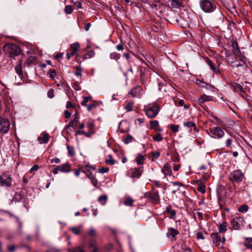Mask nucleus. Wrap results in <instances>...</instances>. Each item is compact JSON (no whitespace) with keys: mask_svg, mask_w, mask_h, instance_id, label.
<instances>
[{"mask_svg":"<svg viewBox=\"0 0 252 252\" xmlns=\"http://www.w3.org/2000/svg\"><path fill=\"white\" fill-rule=\"evenodd\" d=\"M197 190L202 193L206 192V187L204 184H200L197 187Z\"/></svg>","mask_w":252,"mask_h":252,"instance_id":"44","label":"nucleus"},{"mask_svg":"<svg viewBox=\"0 0 252 252\" xmlns=\"http://www.w3.org/2000/svg\"><path fill=\"white\" fill-rule=\"evenodd\" d=\"M249 207L247 205H242L238 208V211L241 213L247 212L248 211Z\"/></svg>","mask_w":252,"mask_h":252,"instance_id":"37","label":"nucleus"},{"mask_svg":"<svg viewBox=\"0 0 252 252\" xmlns=\"http://www.w3.org/2000/svg\"><path fill=\"white\" fill-rule=\"evenodd\" d=\"M49 136L47 133H43L38 138V140L40 144L47 143L49 141Z\"/></svg>","mask_w":252,"mask_h":252,"instance_id":"15","label":"nucleus"},{"mask_svg":"<svg viewBox=\"0 0 252 252\" xmlns=\"http://www.w3.org/2000/svg\"><path fill=\"white\" fill-rule=\"evenodd\" d=\"M233 90L235 92H240V93H243L244 92L243 89L242 87L237 83H234L233 84Z\"/></svg>","mask_w":252,"mask_h":252,"instance_id":"28","label":"nucleus"},{"mask_svg":"<svg viewBox=\"0 0 252 252\" xmlns=\"http://www.w3.org/2000/svg\"><path fill=\"white\" fill-rule=\"evenodd\" d=\"M232 139L231 138H228L225 144V146L226 147H231V145L232 144Z\"/></svg>","mask_w":252,"mask_h":252,"instance_id":"61","label":"nucleus"},{"mask_svg":"<svg viewBox=\"0 0 252 252\" xmlns=\"http://www.w3.org/2000/svg\"><path fill=\"white\" fill-rule=\"evenodd\" d=\"M22 65V60L21 59H20L19 61V63L15 66V71L18 74L20 78H22V77L23 76Z\"/></svg>","mask_w":252,"mask_h":252,"instance_id":"19","label":"nucleus"},{"mask_svg":"<svg viewBox=\"0 0 252 252\" xmlns=\"http://www.w3.org/2000/svg\"><path fill=\"white\" fill-rule=\"evenodd\" d=\"M70 230L76 235H78L81 231V227H71Z\"/></svg>","mask_w":252,"mask_h":252,"instance_id":"41","label":"nucleus"},{"mask_svg":"<svg viewBox=\"0 0 252 252\" xmlns=\"http://www.w3.org/2000/svg\"><path fill=\"white\" fill-rule=\"evenodd\" d=\"M0 183L2 186L6 187H10L11 185V179L10 176L5 173L0 176Z\"/></svg>","mask_w":252,"mask_h":252,"instance_id":"8","label":"nucleus"},{"mask_svg":"<svg viewBox=\"0 0 252 252\" xmlns=\"http://www.w3.org/2000/svg\"><path fill=\"white\" fill-rule=\"evenodd\" d=\"M171 5L173 8H178L181 6V3L178 0H171Z\"/></svg>","mask_w":252,"mask_h":252,"instance_id":"34","label":"nucleus"},{"mask_svg":"<svg viewBox=\"0 0 252 252\" xmlns=\"http://www.w3.org/2000/svg\"><path fill=\"white\" fill-rule=\"evenodd\" d=\"M133 200L130 197H126L124 202V204L126 206H131L133 203Z\"/></svg>","mask_w":252,"mask_h":252,"instance_id":"29","label":"nucleus"},{"mask_svg":"<svg viewBox=\"0 0 252 252\" xmlns=\"http://www.w3.org/2000/svg\"><path fill=\"white\" fill-rule=\"evenodd\" d=\"M141 91L142 88L140 86H136L131 90L129 94L133 97H135L139 95Z\"/></svg>","mask_w":252,"mask_h":252,"instance_id":"14","label":"nucleus"},{"mask_svg":"<svg viewBox=\"0 0 252 252\" xmlns=\"http://www.w3.org/2000/svg\"><path fill=\"white\" fill-rule=\"evenodd\" d=\"M96 107V105L93 102H91L89 103L87 106V110L88 111H91L92 110H93L94 108H95Z\"/></svg>","mask_w":252,"mask_h":252,"instance_id":"52","label":"nucleus"},{"mask_svg":"<svg viewBox=\"0 0 252 252\" xmlns=\"http://www.w3.org/2000/svg\"><path fill=\"white\" fill-rule=\"evenodd\" d=\"M232 228L234 230H240L242 229L245 223V220L243 217L237 216L233 218L230 221Z\"/></svg>","mask_w":252,"mask_h":252,"instance_id":"4","label":"nucleus"},{"mask_svg":"<svg viewBox=\"0 0 252 252\" xmlns=\"http://www.w3.org/2000/svg\"><path fill=\"white\" fill-rule=\"evenodd\" d=\"M54 91L53 89H51L49 90V91L48 92V93H47L48 97L52 98L54 96Z\"/></svg>","mask_w":252,"mask_h":252,"instance_id":"60","label":"nucleus"},{"mask_svg":"<svg viewBox=\"0 0 252 252\" xmlns=\"http://www.w3.org/2000/svg\"><path fill=\"white\" fill-rule=\"evenodd\" d=\"M133 106V102H126L124 104V109L127 111L129 112L132 110Z\"/></svg>","mask_w":252,"mask_h":252,"instance_id":"23","label":"nucleus"},{"mask_svg":"<svg viewBox=\"0 0 252 252\" xmlns=\"http://www.w3.org/2000/svg\"><path fill=\"white\" fill-rule=\"evenodd\" d=\"M244 177V175L241 170L237 169L230 173L229 177V180L236 183L241 182Z\"/></svg>","mask_w":252,"mask_h":252,"instance_id":"3","label":"nucleus"},{"mask_svg":"<svg viewBox=\"0 0 252 252\" xmlns=\"http://www.w3.org/2000/svg\"><path fill=\"white\" fill-rule=\"evenodd\" d=\"M98 171L101 173H107L109 171L108 167H101V168H99Z\"/></svg>","mask_w":252,"mask_h":252,"instance_id":"57","label":"nucleus"},{"mask_svg":"<svg viewBox=\"0 0 252 252\" xmlns=\"http://www.w3.org/2000/svg\"><path fill=\"white\" fill-rule=\"evenodd\" d=\"M170 128L173 133H176L179 131V126L171 125L170 126Z\"/></svg>","mask_w":252,"mask_h":252,"instance_id":"43","label":"nucleus"},{"mask_svg":"<svg viewBox=\"0 0 252 252\" xmlns=\"http://www.w3.org/2000/svg\"><path fill=\"white\" fill-rule=\"evenodd\" d=\"M213 99V97L210 95L206 94L202 95L198 99V101L200 104L203 103L205 101H211Z\"/></svg>","mask_w":252,"mask_h":252,"instance_id":"20","label":"nucleus"},{"mask_svg":"<svg viewBox=\"0 0 252 252\" xmlns=\"http://www.w3.org/2000/svg\"><path fill=\"white\" fill-rule=\"evenodd\" d=\"M48 74L50 78L54 80L55 77L56 75V72L54 69H50L48 72Z\"/></svg>","mask_w":252,"mask_h":252,"instance_id":"40","label":"nucleus"},{"mask_svg":"<svg viewBox=\"0 0 252 252\" xmlns=\"http://www.w3.org/2000/svg\"><path fill=\"white\" fill-rule=\"evenodd\" d=\"M105 162L110 165H114L115 163V161L114 159H113L111 155L109 156V158L106 159L105 160Z\"/></svg>","mask_w":252,"mask_h":252,"instance_id":"46","label":"nucleus"},{"mask_svg":"<svg viewBox=\"0 0 252 252\" xmlns=\"http://www.w3.org/2000/svg\"><path fill=\"white\" fill-rule=\"evenodd\" d=\"M94 126V124L93 121H89L87 123V127L88 128L87 132L89 133L90 137L95 133Z\"/></svg>","mask_w":252,"mask_h":252,"instance_id":"13","label":"nucleus"},{"mask_svg":"<svg viewBox=\"0 0 252 252\" xmlns=\"http://www.w3.org/2000/svg\"><path fill=\"white\" fill-rule=\"evenodd\" d=\"M166 212L170 215L171 218H173L176 214L175 210H171V206L170 205H168L166 207Z\"/></svg>","mask_w":252,"mask_h":252,"instance_id":"25","label":"nucleus"},{"mask_svg":"<svg viewBox=\"0 0 252 252\" xmlns=\"http://www.w3.org/2000/svg\"><path fill=\"white\" fill-rule=\"evenodd\" d=\"M142 173V170L141 167L134 168L132 172L131 175H130V177L132 178H139L141 176Z\"/></svg>","mask_w":252,"mask_h":252,"instance_id":"16","label":"nucleus"},{"mask_svg":"<svg viewBox=\"0 0 252 252\" xmlns=\"http://www.w3.org/2000/svg\"><path fill=\"white\" fill-rule=\"evenodd\" d=\"M107 200V196L106 195H101L98 198V202L102 205H104L106 204V203Z\"/></svg>","mask_w":252,"mask_h":252,"instance_id":"30","label":"nucleus"},{"mask_svg":"<svg viewBox=\"0 0 252 252\" xmlns=\"http://www.w3.org/2000/svg\"><path fill=\"white\" fill-rule=\"evenodd\" d=\"M68 252H84V251L80 247L73 248L72 249H68Z\"/></svg>","mask_w":252,"mask_h":252,"instance_id":"48","label":"nucleus"},{"mask_svg":"<svg viewBox=\"0 0 252 252\" xmlns=\"http://www.w3.org/2000/svg\"><path fill=\"white\" fill-rule=\"evenodd\" d=\"M196 238L197 239H204V237L203 236V234L202 232H197V234H196Z\"/></svg>","mask_w":252,"mask_h":252,"instance_id":"62","label":"nucleus"},{"mask_svg":"<svg viewBox=\"0 0 252 252\" xmlns=\"http://www.w3.org/2000/svg\"><path fill=\"white\" fill-rule=\"evenodd\" d=\"M233 53L235 56L238 57L241 55V52L239 48L233 50Z\"/></svg>","mask_w":252,"mask_h":252,"instance_id":"63","label":"nucleus"},{"mask_svg":"<svg viewBox=\"0 0 252 252\" xmlns=\"http://www.w3.org/2000/svg\"><path fill=\"white\" fill-rule=\"evenodd\" d=\"M73 11V8L70 5H66L64 8V12L67 14H70Z\"/></svg>","mask_w":252,"mask_h":252,"instance_id":"47","label":"nucleus"},{"mask_svg":"<svg viewBox=\"0 0 252 252\" xmlns=\"http://www.w3.org/2000/svg\"><path fill=\"white\" fill-rule=\"evenodd\" d=\"M94 55H95L94 51L93 50H91V51H89L87 54L84 55L83 59L84 60L89 59V58L94 57Z\"/></svg>","mask_w":252,"mask_h":252,"instance_id":"33","label":"nucleus"},{"mask_svg":"<svg viewBox=\"0 0 252 252\" xmlns=\"http://www.w3.org/2000/svg\"><path fill=\"white\" fill-rule=\"evenodd\" d=\"M90 98H91V97H86V96L84 97L83 101H82V102H81V104L82 106H87V103L89 101V100Z\"/></svg>","mask_w":252,"mask_h":252,"instance_id":"54","label":"nucleus"},{"mask_svg":"<svg viewBox=\"0 0 252 252\" xmlns=\"http://www.w3.org/2000/svg\"><path fill=\"white\" fill-rule=\"evenodd\" d=\"M162 139L160 133H158L153 136V139L156 141H161Z\"/></svg>","mask_w":252,"mask_h":252,"instance_id":"50","label":"nucleus"},{"mask_svg":"<svg viewBox=\"0 0 252 252\" xmlns=\"http://www.w3.org/2000/svg\"><path fill=\"white\" fill-rule=\"evenodd\" d=\"M88 235L91 237H94L96 236V232L95 229L91 228L88 231Z\"/></svg>","mask_w":252,"mask_h":252,"instance_id":"53","label":"nucleus"},{"mask_svg":"<svg viewBox=\"0 0 252 252\" xmlns=\"http://www.w3.org/2000/svg\"><path fill=\"white\" fill-rule=\"evenodd\" d=\"M219 230L220 233H224L227 231V222L224 221L222 223L219 224Z\"/></svg>","mask_w":252,"mask_h":252,"instance_id":"24","label":"nucleus"},{"mask_svg":"<svg viewBox=\"0 0 252 252\" xmlns=\"http://www.w3.org/2000/svg\"><path fill=\"white\" fill-rule=\"evenodd\" d=\"M172 160L174 162H178L180 160V158L179 154L177 153H174L172 156Z\"/></svg>","mask_w":252,"mask_h":252,"instance_id":"45","label":"nucleus"},{"mask_svg":"<svg viewBox=\"0 0 252 252\" xmlns=\"http://www.w3.org/2000/svg\"><path fill=\"white\" fill-rule=\"evenodd\" d=\"M88 177L90 179L92 182V183L93 184L94 186H96L97 184V181L95 178L94 177L92 173H90L88 175Z\"/></svg>","mask_w":252,"mask_h":252,"instance_id":"36","label":"nucleus"},{"mask_svg":"<svg viewBox=\"0 0 252 252\" xmlns=\"http://www.w3.org/2000/svg\"><path fill=\"white\" fill-rule=\"evenodd\" d=\"M211 238L213 244L217 247L220 248L221 237L218 233H212Z\"/></svg>","mask_w":252,"mask_h":252,"instance_id":"12","label":"nucleus"},{"mask_svg":"<svg viewBox=\"0 0 252 252\" xmlns=\"http://www.w3.org/2000/svg\"><path fill=\"white\" fill-rule=\"evenodd\" d=\"M210 132L218 138L222 137L224 133L220 127H214L210 128Z\"/></svg>","mask_w":252,"mask_h":252,"instance_id":"10","label":"nucleus"},{"mask_svg":"<svg viewBox=\"0 0 252 252\" xmlns=\"http://www.w3.org/2000/svg\"><path fill=\"white\" fill-rule=\"evenodd\" d=\"M60 171L63 173H68L71 171V165L69 163H65L59 166Z\"/></svg>","mask_w":252,"mask_h":252,"instance_id":"17","label":"nucleus"},{"mask_svg":"<svg viewBox=\"0 0 252 252\" xmlns=\"http://www.w3.org/2000/svg\"><path fill=\"white\" fill-rule=\"evenodd\" d=\"M80 48V45L76 42L70 45V48L66 54L67 58L69 60L70 58L73 56Z\"/></svg>","mask_w":252,"mask_h":252,"instance_id":"9","label":"nucleus"},{"mask_svg":"<svg viewBox=\"0 0 252 252\" xmlns=\"http://www.w3.org/2000/svg\"><path fill=\"white\" fill-rule=\"evenodd\" d=\"M168 230L170 231V233H167V236L170 235L173 238H174L179 234L178 231L173 228L169 227L168 228Z\"/></svg>","mask_w":252,"mask_h":252,"instance_id":"26","label":"nucleus"},{"mask_svg":"<svg viewBox=\"0 0 252 252\" xmlns=\"http://www.w3.org/2000/svg\"><path fill=\"white\" fill-rule=\"evenodd\" d=\"M38 168V165L37 164H35L31 168V169L30 170V172L31 173L34 174V172L37 171Z\"/></svg>","mask_w":252,"mask_h":252,"instance_id":"56","label":"nucleus"},{"mask_svg":"<svg viewBox=\"0 0 252 252\" xmlns=\"http://www.w3.org/2000/svg\"><path fill=\"white\" fill-rule=\"evenodd\" d=\"M150 126L152 129H155L160 131L161 129L159 127V124L158 121H151L150 122Z\"/></svg>","mask_w":252,"mask_h":252,"instance_id":"21","label":"nucleus"},{"mask_svg":"<svg viewBox=\"0 0 252 252\" xmlns=\"http://www.w3.org/2000/svg\"><path fill=\"white\" fill-rule=\"evenodd\" d=\"M161 172L163 174L164 176H173L171 166L169 163L167 162L164 164L163 167H162Z\"/></svg>","mask_w":252,"mask_h":252,"instance_id":"11","label":"nucleus"},{"mask_svg":"<svg viewBox=\"0 0 252 252\" xmlns=\"http://www.w3.org/2000/svg\"><path fill=\"white\" fill-rule=\"evenodd\" d=\"M78 121L76 120V119H73L68 123V125L66 126V128H68L70 127H73L74 126H76L78 124Z\"/></svg>","mask_w":252,"mask_h":252,"instance_id":"32","label":"nucleus"},{"mask_svg":"<svg viewBox=\"0 0 252 252\" xmlns=\"http://www.w3.org/2000/svg\"><path fill=\"white\" fill-rule=\"evenodd\" d=\"M145 114L149 118L155 117L159 112V107L157 105H154L145 110Z\"/></svg>","mask_w":252,"mask_h":252,"instance_id":"5","label":"nucleus"},{"mask_svg":"<svg viewBox=\"0 0 252 252\" xmlns=\"http://www.w3.org/2000/svg\"><path fill=\"white\" fill-rule=\"evenodd\" d=\"M67 149L68 153L70 156L73 157L75 155L74 148L73 147L67 146Z\"/></svg>","mask_w":252,"mask_h":252,"instance_id":"42","label":"nucleus"},{"mask_svg":"<svg viewBox=\"0 0 252 252\" xmlns=\"http://www.w3.org/2000/svg\"><path fill=\"white\" fill-rule=\"evenodd\" d=\"M5 50L9 56L13 59L21 53V50L18 45L13 43H8L5 46Z\"/></svg>","mask_w":252,"mask_h":252,"instance_id":"1","label":"nucleus"},{"mask_svg":"<svg viewBox=\"0 0 252 252\" xmlns=\"http://www.w3.org/2000/svg\"><path fill=\"white\" fill-rule=\"evenodd\" d=\"M133 137L131 135H128L124 140L125 144H128L132 141Z\"/></svg>","mask_w":252,"mask_h":252,"instance_id":"58","label":"nucleus"},{"mask_svg":"<svg viewBox=\"0 0 252 252\" xmlns=\"http://www.w3.org/2000/svg\"><path fill=\"white\" fill-rule=\"evenodd\" d=\"M244 245L247 247V248L249 249H252V238H245Z\"/></svg>","mask_w":252,"mask_h":252,"instance_id":"22","label":"nucleus"},{"mask_svg":"<svg viewBox=\"0 0 252 252\" xmlns=\"http://www.w3.org/2000/svg\"><path fill=\"white\" fill-rule=\"evenodd\" d=\"M145 160L144 157L141 154H138L136 158V161L138 164L140 165L143 163Z\"/></svg>","mask_w":252,"mask_h":252,"instance_id":"27","label":"nucleus"},{"mask_svg":"<svg viewBox=\"0 0 252 252\" xmlns=\"http://www.w3.org/2000/svg\"><path fill=\"white\" fill-rule=\"evenodd\" d=\"M75 107V104L71 101H68L67 102L66 107V108H73Z\"/></svg>","mask_w":252,"mask_h":252,"instance_id":"59","label":"nucleus"},{"mask_svg":"<svg viewBox=\"0 0 252 252\" xmlns=\"http://www.w3.org/2000/svg\"><path fill=\"white\" fill-rule=\"evenodd\" d=\"M110 58L111 59H113L115 60H118L120 58V54L117 53V52H113L110 54Z\"/></svg>","mask_w":252,"mask_h":252,"instance_id":"38","label":"nucleus"},{"mask_svg":"<svg viewBox=\"0 0 252 252\" xmlns=\"http://www.w3.org/2000/svg\"><path fill=\"white\" fill-rule=\"evenodd\" d=\"M10 126V122L7 119L0 117V132L6 133L9 130Z\"/></svg>","mask_w":252,"mask_h":252,"instance_id":"7","label":"nucleus"},{"mask_svg":"<svg viewBox=\"0 0 252 252\" xmlns=\"http://www.w3.org/2000/svg\"><path fill=\"white\" fill-rule=\"evenodd\" d=\"M76 135H77V134H79V135H85V136L86 137H89V133L87 132H85L84 130H82V129L81 130H78L76 132Z\"/></svg>","mask_w":252,"mask_h":252,"instance_id":"51","label":"nucleus"},{"mask_svg":"<svg viewBox=\"0 0 252 252\" xmlns=\"http://www.w3.org/2000/svg\"><path fill=\"white\" fill-rule=\"evenodd\" d=\"M206 62L207 63V64L210 66L211 70L215 72L216 70V68L215 67V66L212 61L210 60L209 58H206L205 59Z\"/></svg>","mask_w":252,"mask_h":252,"instance_id":"31","label":"nucleus"},{"mask_svg":"<svg viewBox=\"0 0 252 252\" xmlns=\"http://www.w3.org/2000/svg\"><path fill=\"white\" fill-rule=\"evenodd\" d=\"M34 61V58L33 57H30L28 58L26 62L25 63V64H27L29 65L31 64Z\"/></svg>","mask_w":252,"mask_h":252,"instance_id":"55","label":"nucleus"},{"mask_svg":"<svg viewBox=\"0 0 252 252\" xmlns=\"http://www.w3.org/2000/svg\"><path fill=\"white\" fill-rule=\"evenodd\" d=\"M75 68L76 69V71L74 72V74L77 76L81 77L82 76V68L79 66H75Z\"/></svg>","mask_w":252,"mask_h":252,"instance_id":"39","label":"nucleus"},{"mask_svg":"<svg viewBox=\"0 0 252 252\" xmlns=\"http://www.w3.org/2000/svg\"><path fill=\"white\" fill-rule=\"evenodd\" d=\"M184 126L185 127H187L188 128H192L194 131L198 132V129H197L196 127V124L192 121H187L184 122L183 123Z\"/></svg>","mask_w":252,"mask_h":252,"instance_id":"18","label":"nucleus"},{"mask_svg":"<svg viewBox=\"0 0 252 252\" xmlns=\"http://www.w3.org/2000/svg\"><path fill=\"white\" fill-rule=\"evenodd\" d=\"M146 197L150 200L154 204H157L159 202V195L157 190H153L148 192L145 194Z\"/></svg>","mask_w":252,"mask_h":252,"instance_id":"6","label":"nucleus"},{"mask_svg":"<svg viewBox=\"0 0 252 252\" xmlns=\"http://www.w3.org/2000/svg\"><path fill=\"white\" fill-rule=\"evenodd\" d=\"M160 152L159 151H155L152 152L151 154L152 160L154 161L156 159H157L160 156Z\"/></svg>","mask_w":252,"mask_h":252,"instance_id":"35","label":"nucleus"},{"mask_svg":"<svg viewBox=\"0 0 252 252\" xmlns=\"http://www.w3.org/2000/svg\"><path fill=\"white\" fill-rule=\"evenodd\" d=\"M200 5L202 10L207 13L212 12L216 8L215 5L209 0H201Z\"/></svg>","mask_w":252,"mask_h":252,"instance_id":"2","label":"nucleus"},{"mask_svg":"<svg viewBox=\"0 0 252 252\" xmlns=\"http://www.w3.org/2000/svg\"><path fill=\"white\" fill-rule=\"evenodd\" d=\"M171 184L174 186L178 187V189H179L180 187L182 186V184L179 182H172Z\"/></svg>","mask_w":252,"mask_h":252,"instance_id":"64","label":"nucleus"},{"mask_svg":"<svg viewBox=\"0 0 252 252\" xmlns=\"http://www.w3.org/2000/svg\"><path fill=\"white\" fill-rule=\"evenodd\" d=\"M68 252H84V251L80 247L73 248L72 249H68Z\"/></svg>","mask_w":252,"mask_h":252,"instance_id":"49","label":"nucleus"}]
</instances>
